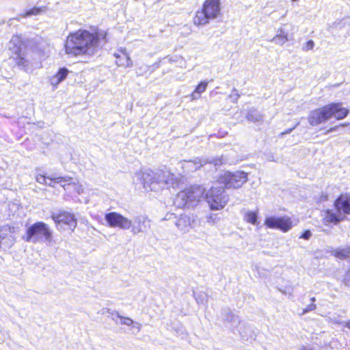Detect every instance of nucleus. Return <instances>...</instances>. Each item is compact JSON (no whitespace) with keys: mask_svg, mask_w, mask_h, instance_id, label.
<instances>
[{"mask_svg":"<svg viewBox=\"0 0 350 350\" xmlns=\"http://www.w3.org/2000/svg\"><path fill=\"white\" fill-rule=\"evenodd\" d=\"M106 33L104 31H90L79 29L71 33L65 43L66 54L76 57L83 55H94L105 42Z\"/></svg>","mask_w":350,"mask_h":350,"instance_id":"1","label":"nucleus"},{"mask_svg":"<svg viewBox=\"0 0 350 350\" xmlns=\"http://www.w3.org/2000/svg\"><path fill=\"white\" fill-rule=\"evenodd\" d=\"M133 183L140 185L146 189L159 191L165 188H176L180 183V178L169 171L158 170L157 171L145 170L135 172L133 178Z\"/></svg>","mask_w":350,"mask_h":350,"instance_id":"2","label":"nucleus"},{"mask_svg":"<svg viewBox=\"0 0 350 350\" xmlns=\"http://www.w3.org/2000/svg\"><path fill=\"white\" fill-rule=\"evenodd\" d=\"M349 113L348 109L342 107L341 103H332L312 111L309 116V123L312 126L325 122L332 117L338 120L343 119Z\"/></svg>","mask_w":350,"mask_h":350,"instance_id":"3","label":"nucleus"},{"mask_svg":"<svg viewBox=\"0 0 350 350\" xmlns=\"http://www.w3.org/2000/svg\"><path fill=\"white\" fill-rule=\"evenodd\" d=\"M335 211L327 210L323 219L325 225L336 224L350 215V193H342L334 202Z\"/></svg>","mask_w":350,"mask_h":350,"instance_id":"4","label":"nucleus"},{"mask_svg":"<svg viewBox=\"0 0 350 350\" xmlns=\"http://www.w3.org/2000/svg\"><path fill=\"white\" fill-rule=\"evenodd\" d=\"M221 14L219 0H205L202 8L198 10L193 18L196 25H206L210 21L217 19Z\"/></svg>","mask_w":350,"mask_h":350,"instance_id":"5","label":"nucleus"},{"mask_svg":"<svg viewBox=\"0 0 350 350\" xmlns=\"http://www.w3.org/2000/svg\"><path fill=\"white\" fill-rule=\"evenodd\" d=\"M23 239L33 243H50L52 241V232L46 224L38 221L27 228L26 234L23 237Z\"/></svg>","mask_w":350,"mask_h":350,"instance_id":"6","label":"nucleus"},{"mask_svg":"<svg viewBox=\"0 0 350 350\" xmlns=\"http://www.w3.org/2000/svg\"><path fill=\"white\" fill-rule=\"evenodd\" d=\"M204 192L205 189L202 187L191 186L178 193L174 204L179 208L193 206L203 198Z\"/></svg>","mask_w":350,"mask_h":350,"instance_id":"7","label":"nucleus"},{"mask_svg":"<svg viewBox=\"0 0 350 350\" xmlns=\"http://www.w3.org/2000/svg\"><path fill=\"white\" fill-rule=\"evenodd\" d=\"M206 199L211 210L222 209L227 204L228 198L224 194L223 187H213L206 194Z\"/></svg>","mask_w":350,"mask_h":350,"instance_id":"8","label":"nucleus"},{"mask_svg":"<svg viewBox=\"0 0 350 350\" xmlns=\"http://www.w3.org/2000/svg\"><path fill=\"white\" fill-rule=\"evenodd\" d=\"M247 180V173L237 171L232 173L226 172L220 178V183L225 185L226 189H237L241 187Z\"/></svg>","mask_w":350,"mask_h":350,"instance_id":"9","label":"nucleus"},{"mask_svg":"<svg viewBox=\"0 0 350 350\" xmlns=\"http://www.w3.org/2000/svg\"><path fill=\"white\" fill-rule=\"evenodd\" d=\"M51 217L59 230H73L77 226V219L72 213L66 211L53 213Z\"/></svg>","mask_w":350,"mask_h":350,"instance_id":"10","label":"nucleus"},{"mask_svg":"<svg viewBox=\"0 0 350 350\" xmlns=\"http://www.w3.org/2000/svg\"><path fill=\"white\" fill-rule=\"evenodd\" d=\"M297 220L293 221L288 217H269L265 219V224L269 228H278L283 232H288L296 225Z\"/></svg>","mask_w":350,"mask_h":350,"instance_id":"11","label":"nucleus"},{"mask_svg":"<svg viewBox=\"0 0 350 350\" xmlns=\"http://www.w3.org/2000/svg\"><path fill=\"white\" fill-rule=\"evenodd\" d=\"M105 219L111 228H119L122 230H129L132 226V221L117 212L107 213Z\"/></svg>","mask_w":350,"mask_h":350,"instance_id":"12","label":"nucleus"},{"mask_svg":"<svg viewBox=\"0 0 350 350\" xmlns=\"http://www.w3.org/2000/svg\"><path fill=\"white\" fill-rule=\"evenodd\" d=\"M31 43L32 40L25 38L22 36L15 35L12 36L9 42V49L14 55H20L22 53L26 52Z\"/></svg>","mask_w":350,"mask_h":350,"instance_id":"13","label":"nucleus"},{"mask_svg":"<svg viewBox=\"0 0 350 350\" xmlns=\"http://www.w3.org/2000/svg\"><path fill=\"white\" fill-rule=\"evenodd\" d=\"M14 228L4 226L0 228V247H11L16 241Z\"/></svg>","mask_w":350,"mask_h":350,"instance_id":"14","label":"nucleus"},{"mask_svg":"<svg viewBox=\"0 0 350 350\" xmlns=\"http://www.w3.org/2000/svg\"><path fill=\"white\" fill-rule=\"evenodd\" d=\"M196 219L193 215H180L176 221V226L183 232H188L193 228Z\"/></svg>","mask_w":350,"mask_h":350,"instance_id":"15","label":"nucleus"},{"mask_svg":"<svg viewBox=\"0 0 350 350\" xmlns=\"http://www.w3.org/2000/svg\"><path fill=\"white\" fill-rule=\"evenodd\" d=\"M150 228V221L144 216L136 217L131 227V232L134 234L146 232Z\"/></svg>","mask_w":350,"mask_h":350,"instance_id":"16","label":"nucleus"},{"mask_svg":"<svg viewBox=\"0 0 350 350\" xmlns=\"http://www.w3.org/2000/svg\"><path fill=\"white\" fill-rule=\"evenodd\" d=\"M334 256L340 259H347L350 258V245L344 248H337L332 252ZM343 282L347 286H350V268L345 273Z\"/></svg>","mask_w":350,"mask_h":350,"instance_id":"17","label":"nucleus"},{"mask_svg":"<svg viewBox=\"0 0 350 350\" xmlns=\"http://www.w3.org/2000/svg\"><path fill=\"white\" fill-rule=\"evenodd\" d=\"M120 52L122 55L118 53L114 54L117 59V64L120 66L131 67L133 66V62L126 53V49H122Z\"/></svg>","mask_w":350,"mask_h":350,"instance_id":"18","label":"nucleus"},{"mask_svg":"<svg viewBox=\"0 0 350 350\" xmlns=\"http://www.w3.org/2000/svg\"><path fill=\"white\" fill-rule=\"evenodd\" d=\"M16 64L21 69L27 71L29 70L30 62L27 57V51L21 53L20 55H16L14 57Z\"/></svg>","mask_w":350,"mask_h":350,"instance_id":"19","label":"nucleus"},{"mask_svg":"<svg viewBox=\"0 0 350 350\" xmlns=\"http://www.w3.org/2000/svg\"><path fill=\"white\" fill-rule=\"evenodd\" d=\"M68 74V70L66 68H62L57 73L50 79V83L53 88H57L58 84L63 81Z\"/></svg>","mask_w":350,"mask_h":350,"instance_id":"20","label":"nucleus"},{"mask_svg":"<svg viewBox=\"0 0 350 350\" xmlns=\"http://www.w3.org/2000/svg\"><path fill=\"white\" fill-rule=\"evenodd\" d=\"M246 118L252 122H260L263 120V116L256 109L252 108L248 111Z\"/></svg>","mask_w":350,"mask_h":350,"instance_id":"21","label":"nucleus"},{"mask_svg":"<svg viewBox=\"0 0 350 350\" xmlns=\"http://www.w3.org/2000/svg\"><path fill=\"white\" fill-rule=\"evenodd\" d=\"M243 219L247 223L253 225H257L258 222V212L250 210L243 211Z\"/></svg>","mask_w":350,"mask_h":350,"instance_id":"22","label":"nucleus"},{"mask_svg":"<svg viewBox=\"0 0 350 350\" xmlns=\"http://www.w3.org/2000/svg\"><path fill=\"white\" fill-rule=\"evenodd\" d=\"M207 86H208V81L200 82L197 85L195 90L191 94V100H197V99L200 98L201 94L206 91Z\"/></svg>","mask_w":350,"mask_h":350,"instance_id":"23","label":"nucleus"},{"mask_svg":"<svg viewBox=\"0 0 350 350\" xmlns=\"http://www.w3.org/2000/svg\"><path fill=\"white\" fill-rule=\"evenodd\" d=\"M57 185L62 187L64 190L69 191L70 187L71 186L72 178L68 176H57V178L54 179Z\"/></svg>","mask_w":350,"mask_h":350,"instance_id":"24","label":"nucleus"},{"mask_svg":"<svg viewBox=\"0 0 350 350\" xmlns=\"http://www.w3.org/2000/svg\"><path fill=\"white\" fill-rule=\"evenodd\" d=\"M208 161L206 160H204L202 159H196L194 161H186L185 167H188L191 171H196L200 168L204 164L208 163Z\"/></svg>","mask_w":350,"mask_h":350,"instance_id":"25","label":"nucleus"},{"mask_svg":"<svg viewBox=\"0 0 350 350\" xmlns=\"http://www.w3.org/2000/svg\"><path fill=\"white\" fill-rule=\"evenodd\" d=\"M224 319L228 322L232 323L233 327H237L240 323L239 317L234 315L230 310L224 311Z\"/></svg>","mask_w":350,"mask_h":350,"instance_id":"26","label":"nucleus"},{"mask_svg":"<svg viewBox=\"0 0 350 350\" xmlns=\"http://www.w3.org/2000/svg\"><path fill=\"white\" fill-rule=\"evenodd\" d=\"M42 8L34 7L29 10L26 11L25 13L21 14L22 17L26 18L33 15L40 14L42 12Z\"/></svg>","mask_w":350,"mask_h":350,"instance_id":"27","label":"nucleus"},{"mask_svg":"<svg viewBox=\"0 0 350 350\" xmlns=\"http://www.w3.org/2000/svg\"><path fill=\"white\" fill-rule=\"evenodd\" d=\"M73 189L75 191H76L78 194H81L83 192V189L81 183H79L78 181L75 182L74 181V179L72 178L71 186L70 187V189Z\"/></svg>","mask_w":350,"mask_h":350,"instance_id":"28","label":"nucleus"},{"mask_svg":"<svg viewBox=\"0 0 350 350\" xmlns=\"http://www.w3.org/2000/svg\"><path fill=\"white\" fill-rule=\"evenodd\" d=\"M36 180L38 183L46 185L48 180V176L38 173L36 176Z\"/></svg>","mask_w":350,"mask_h":350,"instance_id":"29","label":"nucleus"},{"mask_svg":"<svg viewBox=\"0 0 350 350\" xmlns=\"http://www.w3.org/2000/svg\"><path fill=\"white\" fill-rule=\"evenodd\" d=\"M288 40V38H283L282 37H279V36H275L273 38V39L271 40V42H273L274 43L279 44V45H283Z\"/></svg>","mask_w":350,"mask_h":350,"instance_id":"30","label":"nucleus"},{"mask_svg":"<svg viewBox=\"0 0 350 350\" xmlns=\"http://www.w3.org/2000/svg\"><path fill=\"white\" fill-rule=\"evenodd\" d=\"M240 95L238 92V90L235 88H234L232 90L231 94L229 95V98L231 99L232 102L237 103L238 99L239 98Z\"/></svg>","mask_w":350,"mask_h":350,"instance_id":"31","label":"nucleus"},{"mask_svg":"<svg viewBox=\"0 0 350 350\" xmlns=\"http://www.w3.org/2000/svg\"><path fill=\"white\" fill-rule=\"evenodd\" d=\"M55 178H57V176L55 175L48 176V180H47V183H46V185H48L49 187L55 188L57 183L55 181V180H53V179H55Z\"/></svg>","mask_w":350,"mask_h":350,"instance_id":"32","label":"nucleus"},{"mask_svg":"<svg viewBox=\"0 0 350 350\" xmlns=\"http://www.w3.org/2000/svg\"><path fill=\"white\" fill-rule=\"evenodd\" d=\"M193 294H194L196 300L198 304H204V299H206V297H207L206 294L198 295V293H196L195 292L193 293Z\"/></svg>","mask_w":350,"mask_h":350,"instance_id":"33","label":"nucleus"},{"mask_svg":"<svg viewBox=\"0 0 350 350\" xmlns=\"http://www.w3.org/2000/svg\"><path fill=\"white\" fill-rule=\"evenodd\" d=\"M117 316L122 320L121 324L126 325H131L133 323V321L130 318H125L123 317L118 314Z\"/></svg>","mask_w":350,"mask_h":350,"instance_id":"34","label":"nucleus"},{"mask_svg":"<svg viewBox=\"0 0 350 350\" xmlns=\"http://www.w3.org/2000/svg\"><path fill=\"white\" fill-rule=\"evenodd\" d=\"M217 220V215L211 214L206 216V222L209 224H214Z\"/></svg>","mask_w":350,"mask_h":350,"instance_id":"35","label":"nucleus"},{"mask_svg":"<svg viewBox=\"0 0 350 350\" xmlns=\"http://www.w3.org/2000/svg\"><path fill=\"white\" fill-rule=\"evenodd\" d=\"M314 46V42H313V40H310L306 43L305 46L303 47V50L310 51V50L313 49Z\"/></svg>","mask_w":350,"mask_h":350,"instance_id":"36","label":"nucleus"},{"mask_svg":"<svg viewBox=\"0 0 350 350\" xmlns=\"http://www.w3.org/2000/svg\"><path fill=\"white\" fill-rule=\"evenodd\" d=\"M276 36L282 37L283 38H288V33L283 29H279L277 31Z\"/></svg>","mask_w":350,"mask_h":350,"instance_id":"37","label":"nucleus"},{"mask_svg":"<svg viewBox=\"0 0 350 350\" xmlns=\"http://www.w3.org/2000/svg\"><path fill=\"white\" fill-rule=\"evenodd\" d=\"M315 308H316V305L314 304H311L303 310L302 314H304L310 311H312V310H315Z\"/></svg>","mask_w":350,"mask_h":350,"instance_id":"38","label":"nucleus"},{"mask_svg":"<svg viewBox=\"0 0 350 350\" xmlns=\"http://www.w3.org/2000/svg\"><path fill=\"white\" fill-rule=\"evenodd\" d=\"M312 236V233L310 230H306L300 237V238L304 239H309Z\"/></svg>","mask_w":350,"mask_h":350,"instance_id":"39","label":"nucleus"},{"mask_svg":"<svg viewBox=\"0 0 350 350\" xmlns=\"http://www.w3.org/2000/svg\"><path fill=\"white\" fill-rule=\"evenodd\" d=\"M298 124H299V123H297V124H296V125H295V126H293V128L289 129L286 130V131H284V132H282V133H280V135H281V136H283V135H286V134H289V133H291L293 131V129H295V127H296Z\"/></svg>","mask_w":350,"mask_h":350,"instance_id":"40","label":"nucleus"},{"mask_svg":"<svg viewBox=\"0 0 350 350\" xmlns=\"http://www.w3.org/2000/svg\"><path fill=\"white\" fill-rule=\"evenodd\" d=\"M320 200L321 202L327 201V195H322L321 197Z\"/></svg>","mask_w":350,"mask_h":350,"instance_id":"41","label":"nucleus"},{"mask_svg":"<svg viewBox=\"0 0 350 350\" xmlns=\"http://www.w3.org/2000/svg\"><path fill=\"white\" fill-rule=\"evenodd\" d=\"M345 327L350 329V320L345 323Z\"/></svg>","mask_w":350,"mask_h":350,"instance_id":"42","label":"nucleus"},{"mask_svg":"<svg viewBox=\"0 0 350 350\" xmlns=\"http://www.w3.org/2000/svg\"><path fill=\"white\" fill-rule=\"evenodd\" d=\"M136 72H137V75H142V72H141V69L140 68H137Z\"/></svg>","mask_w":350,"mask_h":350,"instance_id":"43","label":"nucleus"},{"mask_svg":"<svg viewBox=\"0 0 350 350\" xmlns=\"http://www.w3.org/2000/svg\"><path fill=\"white\" fill-rule=\"evenodd\" d=\"M335 130H336V127H333V128H331L329 130H328L327 133H329V132L335 131Z\"/></svg>","mask_w":350,"mask_h":350,"instance_id":"44","label":"nucleus"},{"mask_svg":"<svg viewBox=\"0 0 350 350\" xmlns=\"http://www.w3.org/2000/svg\"><path fill=\"white\" fill-rule=\"evenodd\" d=\"M311 301H312V304H313L314 301H315V298L314 297H312L311 298Z\"/></svg>","mask_w":350,"mask_h":350,"instance_id":"45","label":"nucleus"},{"mask_svg":"<svg viewBox=\"0 0 350 350\" xmlns=\"http://www.w3.org/2000/svg\"><path fill=\"white\" fill-rule=\"evenodd\" d=\"M302 350H312L311 349L304 347Z\"/></svg>","mask_w":350,"mask_h":350,"instance_id":"46","label":"nucleus"}]
</instances>
